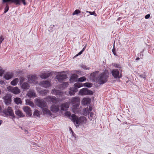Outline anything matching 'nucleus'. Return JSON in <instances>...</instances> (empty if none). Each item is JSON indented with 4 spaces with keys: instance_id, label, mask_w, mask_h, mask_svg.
<instances>
[{
    "instance_id": "nucleus-8",
    "label": "nucleus",
    "mask_w": 154,
    "mask_h": 154,
    "mask_svg": "<svg viewBox=\"0 0 154 154\" xmlns=\"http://www.w3.org/2000/svg\"><path fill=\"white\" fill-rule=\"evenodd\" d=\"M9 2L14 3L17 5H20L21 3H23L24 5H26V4L25 0H3V3Z\"/></svg>"
},
{
    "instance_id": "nucleus-2",
    "label": "nucleus",
    "mask_w": 154,
    "mask_h": 154,
    "mask_svg": "<svg viewBox=\"0 0 154 154\" xmlns=\"http://www.w3.org/2000/svg\"><path fill=\"white\" fill-rule=\"evenodd\" d=\"M72 117L73 120V122L75 125L76 127L78 126L81 124L85 123L86 122L87 120L85 117H81L78 118L76 116L73 115Z\"/></svg>"
},
{
    "instance_id": "nucleus-43",
    "label": "nucleus",
    "mask_w": 154,
    "mask_h": 154,
    "mask_svg": "<svg viewBox=\"0 0 154 154\" xmlns=\"http://www.w3.org/2000/svg\"><path fill=\"white\" fill-rule=\"evenodd\" d=\"M112 65L114 66L115 67L117 68H121L120 66L118 64L116 63H113L112 64Z\"/></svg>"
},
{
    "instance_id": "nucleus-7",
    "label": "nucleus",
    "mask_w": 154,
    "mask_h": 154,
    "mask_svg": "<svg viewBox=\"0 0 154 154\" xmlns=\"http://www.w3.org/2000/svg\"><path fill=\"white\" fill-rule=\"evenodd\" d=\"M28 82L31 84H35L37 83V77L35 75H28Z\"/></svg>"
},
{
    "instance_id": "nucleus-32",
    "label": "nucleus",
    "mask_w": 154,
    "mask_h": 154,
    "mask_svg": "<svg viewBox=\"0 0 154 154\" xmlns=\"http://www.w3.org/2000/svg\"><path fill=\"white\" fill-rule=\"evenodd\" d=\"M8 95H6L5 96L4 99L5 100V102L7 105L9 104L11 102V97H9L7 98Z\"/></svg>"
},
{
    "instance_id": "nucleus-16",
    "label": "nucleus",
    "mask_w": 154,
    "mask_h": 154,
    "mask_svg": "<svg viewBox=\"0 0 154 154\" xmlns=\"http://www.w3.org/2000/svg\"><path fill=\"white\" fill-rule=\"evenodd\" d=\"M50 109L52 112L56 113L59 110V106L58 105H52Z\"/></svg>"
},
{
    "instance_id": "nucleus-5",
    "label": "nucleus",
    "mask_w": 154,
    "mask_h": 154,
    "mask_svg": "<svg viewBox=\"0 0 154 154\" xmlns=\"http://www.w3.org/2000/svg\"><path fill=\"white\" fill-rule=\"evenodd\" d=\"M7 90L15 94H17L20 92V89L17 87H13L11 86H8L7 88Z\"/></svg>"
},
{
    "instance_id": "nucleus-54",
    "label": "nucleus",
    "mask_w": 154,
    "mask_h": 154,
    "mask_svg": "<svg viewBox=\"0 0 154 154\" xmlns=\"http://www.w3.org/2000/svg\"><path fill=\"white\" fill-rule=\"evenodd\" d=\"M112 52H113V54H114L115 55V53H114V49H112Z\"/></svg>"
},
{
    "instance_id": "nucleus-35",
    "label": "nucleus",
    "mask_w": 154,
    "mask_h": 154,
    "mask_svg": "<svg viewBox=\"0 0 154 154\" xmlns=\"http://www.w3.org/2000/svg\"><path fill=\"white\" fill-rule=\"evenodd\" d=\"M26 105H29L32 107H33L34 106V104L33 102L29 100H26Z\"/></svg>"
},
{
    "instance_id": "nucleus-22",
    "label": "nucleus",
    "mask_w": 154,
    "mask_h": 154,
    "mask_svg": "<svg viewBox=\"0 0 154 154\" xmlns=\"http://www.w3.org/2000/svg\"><path fill=\"white\" fill-rule=\"evenodd\" d=\"M69 103L66 102L63 103L61 105V109L62 110H66L69 107Z\"/></svg>"
},
{
    "instance_id": "nucleus-17",
    "label": "nucleus",
    "mask_w": 154,
    "mask_h": 154,
    "mask_svg": "<svg viewBox=\"0 0 154 154\" xmlns=\"http://www.w3.org/2000/svg\"><path fill=\"white\" fill-rule=\"evenodd\" d=\"M91 99L88 98H84L82 101V104L83 105H88L90 104Z\"/></svg>"
},
{
    "instance_id": "nucleus-30",
    "label": "nucleus",
    "mask_w": 154,
    "mask_h": 154,
    "mask_svg": "<svg viewBox=\"0 0 154 154\" xmlns=\"http://www.w3.org/2000/svg\"><path fill=\"white\" fill-rule=\"evenodd\" d=\"M15 114L20 117H23L24 115L23 114L22 111L19 109H16L15 111Z\"/></svg>"
},
{
    "instance_id": "nucleus-26",
    "label": "nucleus",
    "mask_w": 154,
    "mask_h": 154,
    "mask_svg": "<svg viewBox=\"0 0 154 154\" xmlns=\"http://www.w3.org/2000/svg\"><path fill=\"white\" fill-rule=\"evenodd\" d=\"M42 111L44 115L50 116L52 114L50 111L47 108H42Z\"/></svg>"
},
{
    "instance_id": "nucleus-53",
    "label": "nucleus",
    "mask_w": 154,
    "mask_h": 154,
    "mask_svg": "<svg viewBox=\"0 0 154 154\" xmlns=\"http://www.w3.org/2000/svg\"><path fill=\"white\" fill-rule=\"evenodd\" d=\"M140 76L141 77L143 78L144 79H145V75H143L142 76L141 75H140Z\"/></svg>"
},
{
    "instance_id": "nucleus-40",
    "label": "nucleus",
    "mask_w": 154,
    "mask_h": 154,
    "mask_svg": "<svg viewBox=\"0 0 154 154\" xmlns=\"http://www.w3.org/2000/svg\"><path fill=\"white\" fill-rule=\"evenodd\" d=\"M69 84L68 82H65L63 83L61 85L63 87V88H65L67 87L68 86Z\"/></svg>"
},
{
    "instance_id": "nucleus-10",
    "label": "nucleus",
    "mask_w": 154,
    "mask_h": 154,
    "mask_svg": "<svg viewBox=\"0 0 154 154\" xmlns=\"http://www.w3.org/2000/svg\"><path fill=\"white\" fill-rule=\"evenodd\" d=\"M45 99L48 102H52L55 103H57V100L54 96H48L45 97Z\"/></svg>"
},
{
    "instance_id": "nucleus-4",
    "label": "nucleus",
    "mask_w": 154,
    "mask_h": 154,
    "mask_svg": "<svg viewBox=\"0 0 154 154\" xmlns=\"http://www.w3.org/2000/svg\"><path fill=\"white\" fill-rule=\"evenodd\" d=\"M93 94L92 91L88 90L86 88L81 89L79 91V94L81 96L92 95Z\"/></svg>"
},
{
    "instance_id": "nucleus-41",
    "label": "nucleus",
    "mask_w": 154,
    "mask_h": 154,
    "mask_svg": "<svg viewBox=\"0 0 154 154\" xmlns=\"http://www.w3.org/2000/svg\"><path fill=\"white\" fill-rule=\"evenodd\" d=\"M81 12L80 11L78 10H75L72 13L73 15L77 14H78L80 13Z\"/></svg>"
},
{
    "instance_id": "nucleus-23",
    "label": "nucleus",
    "mask_w": 154,
    "mask_h": 154,
    "mask_svg": "<svg viewBox=\"0 0 154 154\" xmlns=\"http://www.w3.org/2000/svg\"><path fill=\"white\" fill-rule=\"evenodd\" d=\"M63 92L57 90L55 89H52L51 91V94L56 95H61L63 94Z\"/></svg>"
},
{
    "instance_id": "nucleus-9",
    "label": "nucleus",
    "mask_w": 154,
    "mask_h": 154,
    "mask_svg": "<svg viewBox=\"0 0 154 154\" xmlns=\"http://www.w3.org/2000/svg\"><path fill=\"white\" fill-rule=\"evenodd\" d=\"M113 76L115 79L120 78L122 77L121 74L119 73V71L117 69H114L111 71Z\"/></svg>"
},
{
    "instance_id": "nucleus-12",
    "label": "nucleus",
    "mask_w": 154,
    "mask_h": 154,
    "mask_svg": "<svg viewBox=\"0 0 154 154\" xmlns=\"http://www.w3.org/2000/svg\"><path fill=\"white\" fill-rule=\"evenodd\" d=\"M67 78V76L65 74H58L57 75L56 77V78L60 82H62Z\"/></svg>"
},
{
    "instance_id": "nucleus-24",
    "label": "nucleus",
    "mask_w": 154,
    "mask_h": 154,
    "mask_svg": "<svg viewBox=\"0 0 154 154\" xmlns=\"http://www.w3.org/2000/svg\"><path fill=\"white\" fill-rule=\"evenodd\" d=\"M36 89L37 91L39 93L43 95H45L49 92L48 90L43 89L41 91H39L38 88H36Z\"/></svg>"
},
{
    "instance_id": "nucleus-25",
    "label": "nucleus",
    "mask_w": 154,
    "mask_h": 154,
    "mask_svg": "<svg viewBox=\"0 0 154 154\" xmlns=\"http://www.w3.org/2000/svg\"><path fill=\"white\" fill-rule=\"evenodd\" d=\"M13 74L12 73L8 72L5 74L4 75V78L6 80H9L13 77Z\"/></svg>"
},
{
    "instance_id": "nucleus-13",
    "label": "nucleus",
    "mask_w": 154,
    "mask_h": 154,
    "mask_svg": "<svg viewBox=\"0 0 154 154\" xmlns=\"http://www.w3.org/2000/svg\"><path fill=\"white\" fill-rule=\"evenodd\" d=\"M80 104L73 105L72 107V111L74 113H76L79 112V105Z\"/></svg>"
},
{
    "instance_id": "nucleus-57",
    "label": "nucleus",
    "mask_w": 154,
    "mask_h": 154,
    "mask_svg": "<svg viewBox=\"0 0 154 154\" xmlns=\"http://www.w3.org/2000/svg\"><path fill=\"white\" fill-rule=\"evenodd\" d=\"M71 131H72V132H73L72 131V130H71Z\"/></svg>"
},
{
    "instance_id": "nucleus-29",
    "label": "nucleus",
    "mask_w": 154,
    "mask_h": 154,
    "mask_svg": "<svg viewBox=\"0 0 154 154\" xmlns=\"http://www.w3.org/2000/svg\"><path fill=\"white\" fill-rule=\"evenodd\" d=\"M21 85V88L24 89H27L30 87V86L29 84L26 82L23 83Z\"/></svg>"
},
{
    "instance_id": "nucleus-18",
    "label": "nucleus",
    "mask_w": 154,
    "mask_h": 154,
    "mask_svg": "<svg viewBox=\"0 0 154 154\" xmlns=\"http://www.w3.org/2000/svg\"><path fill=\"white\" fill-rule=\"evenodd\" d=\"M26 95L27 96L30 98L36 97V94L35 93L34 91L32 90H30Z\"/></svg>"
},
{
    "instance_id": "nucleus-42",
    "label": "nucleus",
    "mask_w": 154,
    "mask_h": 154,
    "mask_svg": "<svg viewBox=\"0 0 154 154\" xmlns=\"http://www.w3.org/2000/svg\"><path fill=\"white\" fill-rule=\"evenodd\" d=\"M81 67L85 70H88L89 69V68L87 67V66L85 65H81Z\"/></svg>"
},
{
    "instance_id": "nucleus-33",
    "label": "nucleus",
    "mask_w": 154,
    "mask_h": 154,
    "mask_svg": "<svg viewBox=\"0 0 154 154\" xmlns=\"http://www.w3.org/2000/svg\"><path fill=\"white\" fill-rule=\"evenodd\" d=\"M74 88H75L77 89V88H79L83 86V85L82 83L77 82L74 84Z\"/></svg>"
},
{
    "instance_id": "nucleus-50",
    "label": "nucleus",
    "mask_w": 154,
    "mask_h": 154,
    "mask_svg": "<svg viewBox=\"0 0 154 154\" xmlns=\"http://www.w3.org/2000/svg\"><path fill=\"white\" fill-rule=\"evenodd\" d=\"M94 113L93 112H91L90 114V117H91V120L92 119V118H93L94 116Z\"/></svg>"
},
{
    "instance_id": "nucleus-36",
    "label": "nucleus",
    "mask_w": 154,
    "mask_h": 154,
    "mask_svg": "<svg viewBox=\"0 0 154 154\" xmlns=\"http://www.w3.org/2000/svg\"><path fill=\"white\" fill-rule=\"evenodd\" d=\"M14 102L17 104H21L22 103L21 99L19 97H16L14 99Z\"/></svg>"
},
{
    "instance_id": "nucleus-37",
    "label": "nucleus",
    "mask_w": 154,
    "mask_h": 154,
    "mask_svg": "<svg viewBox=\"0 0 154 154\" xmlns=\"http://www.w3.org/2000/svg\"><path fill=\"white\" fill-rule=\"evenodd\" d=\"M33 115L37 117H39L40 116V112L38 110L36 109L34 111Z\"/></svg>"
},
{
    "instance_id": "nucleus-6",
    "label": "nucleus",
    "mask_w": 154,
    "mask_h": 154,
    "mask_svg": "<svg viewBox=\"0 0 154 154\" xmlns=\"http://www.w3.org/2000/svg\"><path fill=\"white\" fill-rule=\"evenodd\" d=\"M3 112L5 115H8L13 117V118L15 117L13 110L12 108L8 106L7 109L4 110Z\"/></svg>"
},
{
    "instance_id": "nucleus-49",
    "label": "nucleus",
    "mask_w": 154,
    "mask_h": 154,
    "mask_svg": "<svg viewBox=\"0 0 154 154\" xmlns=\"http://www.w3.org/2000/svg\"><path fill=\"white\" fill-rule=\"evenodd\" d=\"M83 51L82 50L81 51H80L78 54H77L75 57H76L78 56L79 55H81L83 52Z\"/></svg>"
},
{
    "instance_id": "nucleus-45",
    "label": "nucleus",
    "mask_w": 154,
    "mask_h": 154,
    "mask_svg": "<svg viewBox=\"0 0 154 154\" xmlns=\"http://www.w3.org/2000/svg\"><path fill=\"white\" fill-rule=\"evenodd\" d=\"M24 80V78L23 77H20V85H21L23 83V82Z\"/></svg>"
},
{
    "instance_id": "nucleus-48",
    "label": "nucleus",
    "mask_w": 154,
    "mask_h": 154,
    "mask_svg": "<svg viewBox=\"0 0 154 154\" xmlns=\"http://www.w3.org/2000/svg\"><path fill=\"white\" fill-rule=\"evenodd\" d=\"M3 40L4 38H3L2 36H1L0 37V44L1 43Z\"/></svg>"
},
{
    "instance_id": "nucleus-11",
    "label": "nucleus",
    "mask_w": 154,
    "mask_h": 154,
    "mask_svg": "<svg viewBox=\"0 0 154 154\" xmlns=\"http://www.w3.org/2000/svg\"><path fill=\"white\" fill-rule=\"evenodd\" d=\"M39 85L45 88H47L51 86V84L48 81H42L39 83Z\"/></svg>"
},
{
    "instance_id": "nucleus-15",
    "label": "nucleus",
    "mask_w": 154,
    "mask_h": 154,
    "mask_svg": "<svg viewBox=\"0 0 154 154\" xmlns=\"http://www.w3.org/2000/svg\"><path fill=\"white\" fill-rule=\"evenodd\" d=\"M71 102L72 105L80 104V99L79 97H72L70 100Z\"/></svg>"
},
{
    "instance_id": "nucleus-21",
    "label": "nucleus",
    "mask_w": 154,
    "mask_h": 154,
    "mask_svg": "<svg viewBox=\"0 0 154 154\" xmlns=\"http://www.w3.org/2000/svg\"><path fill=\"white\" fill-rule=\"evenodd\" d=\"M77 91L78 89L75 88H74V87H70L69 89V94L71 96L74 95Z\"/></svg>"
},
{
    "instance_id": "nucleus-28",
    "label": "nucleus",
    "mask_w": 154,
    "mask_h": 154,
    "mask_svg": "<svg viewBox=\"0 0 154 154\" xmlns=\"http://www.w3.org/2000/svg\"><path fill=\"white\" fill-rule=\"evenodd\" d=\"M78 75H77L74 74L72 75L70 78V81L72 82H76L77 80Z\"/></svg>"
},
{
    "instance_id": "nucleus-51",
    "label": "nucleus",
    "mask_w": 154,
    "mask_h": 154,
    "mask_svg": "<svg viewBox=\"0 0 154 154\" xmlns=\"http://www.w3.org/2000/svg\"><path fill=\"white\" fill-rule=\"evenodd\" d=\"M150 16V15L149 14H147L145 16V18L146 19L149 18Z\"/></svg>"
},
{
    "instance_id": "nucleus-46",
    "label": "nucleus",
    "mask_w": 154,
    "mask_h": 154,
    "mask_svg": "<svg viewBox=\"0 0 154 154\" xmlns=\"http://www.w3.org/2000/svg\"><path fill=\"white\" fill-rule=\"evenodd\" d=\"M9 6L8 5H7L5 8V11H4L5 13H6L8 11V10H9Z\"/></svg>"
},
{
    "instance_id": "nucleus-47",
    "label": "nucleus",
    "mask_w": 154,
    "mask_h": 154,
    "mask_svg": "<svg viewBox=\"0 0 154 154\" xmlns=\"http://www.w3.org/2000/svg\"><path fill=\"white\" fill-rule=\"evenodd\" d=\"M4 70L2 69H0V76H2L4 73Z\"/></svg>"
},
{
    "instance_id": "nucleus-31",
    "label": "nucleus",
    "mask_w": 154,
    "mask_h": 154,
    "mask_svg": "<svg viewBox=\"0 0 154 154\" xmlns=\"http://www.w3.org/2000/svg\"><path fill=\"white\" fill-rule=\"evenodd\" d=\"M65 114L66 116L69 117V119H70L71 121L73 122V120L72 119V116L73 115H74L75 116H76L75 115L73 114L71 115L70 112L68 111L66 112L65 113Z\"/></svg>"
},
{
    "instance_id": "nucleus-14",
    "label": "nucleus",
    "mask_w": 154,
    "mask_h": 154,
    "mask_svg": "<svg viewBox=\"0 0 154 154\" xmlns=\"http://www.w3.org/2000/svg\"><path fill=\"white\" fill-rule=\"evenodd\" d=\"M23 111L28 115L29 116L32 115L31 110L30 108L28 106H24L23 107Z\"/></svg>"
},
{
    "instance_id": "nucleus-39",
    "label": "nucleus",
    "mask_w": 154,
    "mask_h": 154,
    "mask_svg": "<svg viewBox=\"0 0 154 154\" xmlns=\"http://www.w3.org/2000/svg\"><path fill=\"white\" fill-rule=\"evenodd\" d=\"M86 78L84 76L81 77L78 79V81L79 82H82L84 81H86Z\"/></svg>"
},
{
    "instance_id": "nucleus-19",
    "label": "nucleus",
    "mask_w": 154,
    "mask_h": 154,
    "mask_svg": "<svg viewBox=\"0 0 154 154\" xmlns=\"http://www.w3.org/2000/svg\"><path fill=\"white\" fill-rule=\"evenodd\" d=\"M92 109V108L91 106H89V108H85L83 109L82 114L84 116H87L89 114Z\"/></svg>"
},
{
    "instance_id": "nucleus-34",
    "label": "nucleus",
    "mask_w": 154,
    "mask_h": 154,
    "mask_svg": "<svg viewBox=\"0 0 154 154\" xmlns=\"http://www.w3.org/2000/svg\"><path fill=\"white\" fill-rule=\"evenodd\" d=\"M19 81V79L17 78H16L11 82V84L12 85L15 86L17 84Z\"/></svg>"
},
{
    "instance_id": "nucleus-56",
    "label": "nucleus",
    "mask_w": 154,
    "mask_h": 154,
    "mask_svg": "<svg viewBox=\"0 0 154 154\" xmlns=\"http://www.w3.org/2000/svg\"><path fill=\"white\" fill-rule=\"evenodd\" d=\"M139 59H140V58H139V57H138V58H136V60H139Z\"/></svg>"
},
{
    "instance_id": "nucleus-55",
    "label": "nucleus",
    "mask_w": 154,
    "mask_h": 154,
    "mask_svg": "<svg viewBox=\"0 0 154 154\" xmlns=\"http://www.w3.org/2000/svg\"><path fill=\"white\" fill-rule=\"evenodd\" d=\"M2 121L0 120V125H1V124L2 123Z\"/></svg>"
},
{
    "instance_id": "nucleus-44",
    "label": "nucleus",
    "mask_w": 154,
    "mask_h": 154,
    "mask_svg": "<svg viewBox=\"0 0 154 154\" xmlns=\"http://www.w3.org/2000/svg\"><path fill=\"white\" fill-rule=\"evenodd\" d=\"M86 12H88V13H89L91 15H94L95 16H97V14L95 13L94 11L91 12V11H87Z\"/></svg>"
},
{
    "instance_id": "nucleus-20",
    "label": "nucleus",
    "mask_w": 154,
    "mask_h": 154,
    "mask_svg": "<svg viewBox=\"0 0 154 154\" xmlns=\"http://www.w3.org/2000/svg\"><path fill=\"white\" fill-rule=\"evenodd\" d=\"M98 71H95L91 74L90 75V79L96 82L97 78L96 77L98 73Z\"/></svg>"
},
{
    "instance_id": "nucleus-3",
    "label": "nucleus",
    "mask_w": 154,
    "mask_h": 154,
    "mask_svg": "<svg viewBox=\"0 0 154 154\" xmlns=\"http://www.w3.org/2000/svg\"><path fill=\"white\" fill-rule=\"evenodd\" d=\"M35 101L36 105L41 108L46 107V103L43 99L38 98L35 99Z\"/></svg>"
},
{
    "instance_id": "nucleus-52",
    "label": "nucleus",
    "mask_w": 154,
    "mask_h": 154,
    "mask_svg": "<svg viewBox=\"0 0 154 154\" xmlns=\"http://www.w3.org/2000/svg\"><path fill=\"white\" fill-rule=\"evenodd\" d=\"M86 46L85 45L84 46V47L82 49V51H84L85 50V48H86Z\"/></svg>"
},
{
    "instance_id": "nucleus-1",
    "label": "nucleus",
    "mask_w": 154,
    "mask_h": 154,
    "mask_svg": "<svg viewBox=\"0 0 154 154\" xmlns=\"http://www.w3.org/2000/svg\"><path fill=\"white\" fill-rule=\"evenodd\" d=\"M108 77L109 72L107 70H105L98 75L96 82L100 85L103 84L107 81Z\"/></svg>"
},
{
    "instance_id": "nucleus-27",
    "label": "nucleus",
    "mask_w": 154,
    "mask_h": 154,
    "mask_svg": "<svg viewBox=\"0 0 154 154\" xmlns=\"http://www.w3.org/2000/svg\"><path fill=\"white\" fill-rule=\"evenodd\" d=\"M50 75L49 73H42L40 75V77L42 79H46L48 78Z\"/></svg>"
},
{
    "instance_id": "nucleus-38",
    "label": "nucleus",
    "mask_w": 154,
    "mask_h": 154,
    "mask_svg": "<svg viewBox=\"0 0 154 154\" xmlns=\"http://www.w3.org/2000/svg\"><path fill=\"white\" fill-rule=\"evenodd\" d=\"M83 86H85L88 88H90L92 86V84L88 82H86L83 84Z\"/></svg>"
}]
</instances>
